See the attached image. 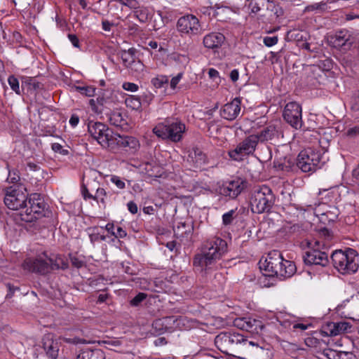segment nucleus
I'll return each mask as SVG.
<instances>
[{
	"mask_svg": "<svg viewBox=\"0 0 359 359\" xmlns=\"http://www.w3.org/2000/svg\"><path fill=\"white\" fill-rule=\"evenodd\" d=\"M4 202L10 210H19L20 219L25 222H32L44 216L46 204L39 194H32L27 197L25 191L15 186L4 190Z\"/></svg>",
	"mask_w": 359,
	"mask_h": 359,
	"instance_id": "obj_1",
	"label": "nucleus"
},
{
	"mask_svg": "<svg viewBox=\"0 0 359 359\" xmlns=\"http://www.w3.org/2000/svg\"><path fill=\"white\" fill-rule=\"evenodd\" d=\"M227 243L219 237H212L201 245L199 252L193 258L194 269L201 272L205 271L226 254Z\"/></svg>",
	"mask_w": 359,
	"mask_h": 359,
	"instance_id": "obj_2",
	"label": "nucleus"
},
{
	"mask_svg": "<svg viewBox=\"0 0 359 359\" xmlns=\"http://www.w3.org/2000/svg\"><path fill=\"white\" fill-rule=\"evenodd\" d=\"M88 130L90 135L104 148L114 149L116 146L136 149L139 141L134 137L121 136L114 133L101 122L89 121Z\"/></svg>",
	"mask_w": 359,
	"mask_h": 359,
	"instance_id": "obj_3",
	"label": "nucleus"
},
{
	"mask_svg": "<svg viewBox=\"0 0 359 359\" xmlns=\"http://www.w3.org/2000/svg\"><path fill=\"white\" fill-rule=\"evenodd\" d=\"M261 268L268 273V276L280 278H290L295 273L297 269L294 263L285 259L278 250H273L268 254Z\"/></svg>",
	"mask_w": 359,
	"mask_h": 359,
	"instance_id": "obj_4",
	"label": "nucleus"
},
{
	"mask_svg": "<svg viewBox=\"0 0 359 359\" xmlns=\"http://www.w3.org/2000/svg\"><path fill=\"white\" fill-rule=\"evenodd\" d=\"M152 131L162 140L179 142L182 140L186 126L178 118L168 117L155 126Z\"/></svg>",
	"mask_w": 359,
	"mask_h": 359,
	"instance_id": "obj_5",
	"label": "nucleus"
},
{
	"mask_svg": "<svg viewBox=\"0 0 359 359\" xmlns=\"http://www.w3.org/2000/svg\"><path fill=\"white\" fill-rule=\"evenodd\" d=\"M250 203L254 213L267 212L270 211L275 203V196L268 186L263 185L253 189Z\"/></svg>",
	"mask_w": 359,
	"mask_h": 359,
	"instance_id": "obj_6",
	"label": "nucleus"
},
{
	"mask_svg": "<svg viewBox=\"0 0 359 359\" xmlns=\"http://www.w3.org/2000/svg\"><path fill=\"white\" fill-rule=\"evenodd\" d=\"M331 258L334 266L343 274L355 273L358 269L357 252L353 249L336 250Z\"/></svg>",
	"mask_w": 359,
	"mask_h": 359,
	"instance_id": "obj_7",
	"label": "nucleus"
},
{
	"mask_svg": "<svg viewBox=\"0 0 359 359\" xmlns=\"http://www.w3.org/2000/svg\"><path fill=\"white\" fill-rule=\"evenodd\" d=\"M325 162L320 151L311 148L302 151L297 158V166L304 172H313L321 168Z\"/></svg>",
	"mask_w": 359,
	"mask_h": 359,
	"instance_id": "obj_8",
	"label": "nucleus"
},
{
	"mask_svg": "<svg viewBox=\"0 0 359 359\" xmlns=\"http://www.w3.org/2000/svg\"><path fill=\"white\" fill-rule=\"evenodd\" d=\"M248 339L241 334L231 332H223L217 334L215 344L222 353L234 355V352L241 344H245Z\"/></svg>",
	"mask_w": 359,
	"mask_h": 359,
	"instance_id": "obj_9",
	"label": "nucleus"
},
{
	"mask_svg": "<svg viewBox=\"0 0 359 359\" xmlns=\"http://www.w3.org/2000/svg\"><path fill=\"white\" fill-rule=\"evenodd\" d=\"M258 143L256 136L252 133L238 144L235 149L229 150V156L233 161H241L245 156L251 155L255 152Z\"/></svg>",
	"mask_w": 359,
	"mask_h": 359,
	"instance_id": "obj_10",
	"label": "nucleus"
},
{
	"mask_svg": "<svg viewBox=\"0 0 359 359\" xmlns=\"http://www.w3.org/2000/svg\"><path fill=\"white\" fill-rule=\"evenodd\" d=\"M24 270L41 275L50 273L49 257L46 252L41 253L35 257H28L22 263Z\"/></svg>",
	"mask_w": 359,
	"mask_h": 359,
	"instance_id": "obj_11",
	"label": "nucleus"
},
{
	"mask_svg": "<svg viewBox=\"0 0 359 359\" xmlns=\"http://www.w3.org/2000/svg\"><path fill=\"white\" fill-rule=\"evenodd\" d=\"M355 41L354 34L346 29L337 31L328 39V43L331 46L344 51L350 50Z\"/></svg>",
	"mask_w": 359,
	"mask_h": 359,
	"instance_id": "obj_12",
	"label": "nucleus"
},
{
	"mask_svg": "<svg viewBox=\"0 0 359 359\" xmlns=\"http://www.w3.org/2000/svg\"><path fill=\"white\" fill-rule=\"evenodd\" d=\"M283 117L284 120L293 128L301 129L303 126L302 109L296 102L287 103L283 110Z\"/></svg>",
	"mask_w": 359,
	"mask_h": 359,
	"instance_id": "obj_13",
	"label": "nucleus"
},
{
	"mask_svg": "<svg viewBox=\"0 0 359 359\" xmlns=\"http://www.w3.org/2000/svg\"><path fill=\"white\" fill-rule=\"evenodd\" d=\"M177 29L182 34L191 36L200 34L201 27L199 20L195 15L189 14L178 19Z\"/></svg>",
	"mask_w": 359,
	"mask_h": 359,
	"instance_id": "obj_14",
	"label": "nucleus"
},
{
	"mask_svg": "<svg viewBox=\"0 0 359 359\" xmlns=\"http://www.w3.org/2000/svg\"><path fill=\"white\" fill-rule=\"evenodd\" d=\"M306 209L299 208L294 205H288L283 208L284 218L288 224H292L290 227L293 232L299 231L301 225L299 222L304 219Z\"/></svg>",
	"mask_w": 359,
	"mask_h": 359,
	"instance_id": "obj_15",
	"label": "nucleus"
},
{
	"mask_svg": "<svg viewBox=\"0 0 359 359\" xmlns=\"http://www.w3.org/2000/svg\"><path fill=\"white\" fill-rule=\"evenodd\" d=\"M309 209L313 210L314 214L318 217L319 221L325 225H329L336 221L339 214L337 208H328L325 204H323L322 206L318 205L316 208H313L311 205H308V210Z\"/></svg>",
	"mask_w": 359,
	"mask_h": 359,
	"instance_id": "obj_16",
	"label": "nucleus"
},
{
	"mask_svg": "<svg viewBox=\"0 0 359 359\" xmlns=\"http://www.w3.org/2000/svg\"><path fill=\"white\" fill-rule=\"evenodd\" d=\"M244 187L243 180L241 178H236L224 182L219 187V192L221 195L235 198L242 192Z\"/></svg>",
	"mask_w": 359,
	"mask_h": 359,
	"instance_id": "obj_17",
	"label": "nucleus"
},
{
	"mask_svg": "<svg viewBox=\"0 0 359 359\" xmlns=\"http://www.w3.org/2000/svg\"><path fill=\"white\" fill-rule=\"evenodd\" d=\"M253 134L256 136L259 143H266L278 138L280 135V130L278 126L271 124L260 128Z\"/></svg>",
	"mask_w": 359,
	"mask_h": 359,
	"instance_id": "obj_18",
	"label": "nucleus"
},
{
	"mask_svg": "<svg viewBox=\"0 0 359 359\" xmlns=\"http://www.w3.org/2000/svg\"><path fill=\"white\" fill-rule=\"evenodd\" d=\"M304 262L309 265H320L325 266L328 263V255L326 252L318 249L307 251L304 257Z\"/></svg>",
	"mask_w": 359,
	"mask_h": 359,
	"instance_id": "obj_19",
	"label": "nucleus"
},
{
	"mask_svg": "<svg viewBox=\"0 0 359 359\" xmlns=\"http://www.w3.org/2000/svg\"><path fill=\"white\" fill-rule=\"evenodd\" d=\"M241 102L239 98H235L231 102L225 104L221 111V116L226 120L236 119L241 113Z\"/></svg>",
	"mask_w": 359,
	"mask_h": 359,
	"instance_id": "obj_20",
	"label": "nucleus"
},
{
	"mask_svg": "<svg viewBox=\"0 0 359 359\" xmlns=\"http://www.w3.org/2000/svg\"><path fill=\"white\" fill-rule=\"evenodd\" d=\"M187 162L190 170L201 168L207 163L206 155L198 148H193L189 151Z\"/></svg>",
	"mask_w": 359,
	"mask_h": 359,
	"instance_id": "obj_21",
	"label": "nucleus"
},
{
	"mask_svg": "<svg viewBox=\"0 0 359 359\" xmlns=\"http://www.w3.org/2000/svg\"><path fill=\"white\" fill-rule=\"evenodd\" d=\"M42 344L46 355L50 359H57L60 346L56 340L53 339L50 334H45L42 339Z\"/></svg>",
	"mask_w": 359,
	"mask_h": 359,
	"instance_id": "obj_22",
	"label": "nucleus"
},
{
	"mask_svg": "<svg viewBox=\"0 0 359 359\" xmlns=\"http://www.w3.org/2000/svg\"><path fill=\"white\" fill-rule=\"evenodd\" d=\"M225 41V36L220 32H211L203 37V43L205 48L209 49H217Z\"/></svg>",
	"mask_w": 359,
	"mask_h": 359,
	"instance_id": "obj_23",
	"label": "nucleus"
},
{
	"mask_svg": "<svg viewBox=\"0 0 359 359\" xmlns=\"http://www.w3.org/2000/svg\"><path fill=\"white\" fill-rule=\"evenodd\" d=\"M234 325L241 330L252 331L261 327V322L252 318H241L234 320Z\"/></svg>",
	"mask_w": 359,
	"mask_h": 359,
	"instance_id": "obj_24",
	"label": "nucleus"
},
{
	"mask_svg": "<svg viewBox=\"0 0 359 359\" xmlns=\"http://www.w3.org/2000/svg\"><path fill=\"white\" fill-rule=\"evenodd\" d=\"M76 359H105V354L98 348H86L79 352Z\"/></svg>",
	"mask_w": 359,
	"mask_h": 359,
	"instance_id": "obj_25",
	"label": "nucleus"
},
{
	"mask_svg": "<svg viewBox=\"0 0 359 359\" xmlns=\"http://www.w3.org/2000/svg\"><path fill=\"white\" fill-rule=\"evenodd\" d=\"M330 334L337 336L341 333L347 332L351 329V325L347 322L331 323L328 324Z\"/></svg>",
	"mask_w": 359,
	"mask_h": 359,
	"instance_id": "obj_26",
	"label": "nucleus"
},
{
	"mask_svg": "<svg viewBox=\"0 0 359 359\" xmlns=\"http://www.w3.org/2000/svg\"><path fill=\"white\" fill-rule=\"evenodd\" d=\"M50 273L54 270L65 269L68 267V263L61 256L49 257Z\"/></svg>",
	"mask_w": 359,
	"mask_h": 359,
	"instance_id": "obj_27",
	"label": "nucleus"
},
{
	"mask_svg": "<svg viewBox=\"0 0 359 359\" xmlns=\"http://www.w3.org/2000/svg\"><path fill=\"white\" fill-rule=\"evenodd\" d=\"M88 232L91 243L94 244L99 241H104L105 236L103 235L104 229L100 226H93L88 229Z\"/></svg>",
	"mask_w": 359,
	"mask_h": 359,
	"instance_id": "obj_28",
	"label": "nucleus"
},
{
	"mask_svg": "<svg viewBox=\"0 0 359 359\" xmlns=\"http://www.w3.org/2000/svg\"><path fill=\"white\" fill-rule=\"evenodd\" d=\"M249 358L250 359H271V353L269 349L256 346V348L250 351Z\"/></svg>",
	"mask_w": 359,
	"mask_h": 359,
	"instance_id": "obj_29",
	"label": "nucleus"
},
{
	"mask_svg": "<svg viewBox=\"0 0 359 359\" xmlns=\"http://www.w3.org/2000/svg\"><path fill=\"white\" fill-rule=\"evenodd\" d=\"M267 2L264 4L270 18H278L282 15L281 8L273 0H266Z\"/></svg>",
	"mask_w": 359,
	"mask_h": 359,
	"instance_id": "obj_30",
	"label": "nucleus"
},
{
	"mask_svg": "<svg viewBox=\"0 0 359 359\" xmlns=\"http://www.w3.org/2000/svg\"><path fill=\"white\" fill-rule=\"evenodd\" d=\"M267 1L266 0H250L248 6L250 15H257L265 8L264 4Z\"/></svg>",
	"mask_w": 359,
	"mask_h": 359,
	"instance_id": "obj_31",
	"label": "nucleus"
},
{
	"mask_svg": "<svg viewBox=\"0 0 359 359\" xmlns=\"http://www.w3.org/2000/svg\"><path fill=\"white\" fill-rule=\"evenodd\" d=\"M135 49L130 48L128 50H122L121 53L123 63L128 68H133V63L135 60Z\"/></svg>",
	"mask_w": 359,
	"mask_h": 359,
	"instance_id": "obj_32",
	"label": "nucleus"
},
{
	"mask_svg": "<svg viewBox=\"0 0 359 359\" xmlns=\"http://www.w3.org/2000/svg\"><path fill=\"white\" fill-rule=\"evenodd\" d=\"M151 12L147 7H138L137 6L134 11V17H135L140 22H146L151 18Z\"/></svg>",
	"mask_w": 359,
	"mask_h": 359,
	"instance_id": "obj_33",
	"label": "nucleus"
},
{
	"mask_svg": "<svg viewBox=\"0 0 359 359\" xmlns=\"http://www.w3.org/2000/svg\"><path fill=\"white\" fill-rule=\"evenodd\" d=\"M109 122L111 125L116 127L123 128L126 126H123L125 123V120L123 119L121 114L118 111H114L110 114L109 116Z\"/></svg>",
	"mask_w": 359,
	"mask_h": 359,
	"instance_id": "obj_34",
	"label": "nucleus"
},
{
	"mask_svg": "<svg viewBox=\"0 0 359 359\" xmlns=\"http://www.w3.org/2000/svg\"><path fill=\"white\" fill-rule=\"evenodd\" d=\"M107 196V191L104 189L98 187L96 190V193L95 195L89 194V199H93L96 201L97 203H101L102 204H105V198Z\"/></svg>",
	"mask_w": 359,
	"mask_h": 359,
	"instance_id": "obj_35",
	"label": "nucleus"
},
{
	"mask_svg": "<svg viewBox=\"0 0 359 359\" xmlns=\"http://www.w3.org/2000/svg\"><path fill=\"white\" fill-rule=\"evenodd\" d=\"M126 104L132 109L138 110L141 108L142 102L139 97L131 95L126 99Z\"/></svg>",
	"mask_w": 359,
	"mask_h": 359,
	"instance_id": "obj_36",
	"label": "nucleus"
},
{
	"mask_svg": "<svg viewBox=\"0 0 359 359\" xmlns=\"http://www.w3.org/2000/svg\"><path fill=\"white\" fill-rule=\"evenodd\" d=\"M231 13V9L227 6H215V15L220 17V20H224Z\"/></svg>",
	"mask_w": 359,
	"mask_h": 359,
	"instance_id": "obj_37",
	"label": "nucleus"
},
{
	"mask_svg": "<svg viewBox=\"0 0 359 359\" xmlns=\"http://www.w3.org/2000/svg\"><path fill=\"white\" fill-rule=\"evenodd\" d=\"M152 85L156 88H161L163 87L165 84L168 83V77L164 75H158L153 78L151 81Z\"/></svg>",
	"mask_w": 359,
	"mask_h": 359,
	"instance_id": "obj_38",
	"label": "nucleus"
},
{
	"mask_svg": "<svg viewBox=\"0 0 359 359\" xmlns=\"http://www.w3.org/2000/svg\"><path fill=\"white\" fill-rule=\"evenodd\" d=\"M22 79V85L25 84L29 86L30 89L36 90L40 88L41 83L36 81L35 78L23 76Z\"/></svg>",
	"mask_w": 359,
	"mask_h": 359,
	"instance_id": "obj_39",
	"label": "nucleus"
},
{
	"mask_svg": "<svg viewBox=\"0 0 359 359\" xmlns=\"http://www.w3.org/2000/svg\"><path fill=\"white\" fill-rule=\"evenodd\" d=\"M8 83L11 87V88L18 95H20V84L18 79L13 76L11 75L8 78Z\"/></svg>",
	"mask_w": 359,
	"mask_h": 359,
	"instance_id": "obj_40",
	"label": "nucleus"
},
{
	"mask_svg": "<svg viewBox=\"0 0 359 359\" xmlns=\"http://www.w3.org/2000/svg\"><path fill=\"white\" fill-rule=\"evenodd\" d=\"M76 90L82 95L93 97L95 95L96 88L93 86H77Z\"/></svg>",
	"mask_w": 359,
	"mask_h": 359,
	"instance_id": "obj_41",
	"label": "nucleus"
},
{
	"mask_svg": "<svg viewBox=\"0 0 359 359\" xmlns=\"http://www.w3.org/2000/svg\"><path fill=\"white\" fill-rule=\"evenodd\" d=\"M109 177L110 182L111 183H113L114 184H115L118 189H123L126 188L125 182L122 180V179L119 176H117L115 175H111Z\"/></svg>",
	"mask_w": 359,
	"mask_h": 359,
	"instance_id": "obj_42",
	"label": "nucleus"
},
{
	"mask_svg": "<svg viewBox=\"0 0 359 359\" xmlns=\"http://www.w3.org/2000/svg\"><path fill=\"white\" fill-rule=\"evenodd\" d=\"M20 177L18 173V171L16 170H8V175L7 177V181L9 183H16L20 180Z\"/></svg>",
	"mask_w": 359,
	"mask_h": 359,
	"instance_id": "obj_43",
	"label": "nucleus"
},
{
	"mask_svg": "<svg viewBox=\"0 0 359 359\" xmlns=\"http://www.w3.org/2000/svg\"><path fill=\"white\" fill-rule=\"evenodd\" d=\"M278 41V38L276 36H265L263 39L264 44L267 47H271L276 45Z\"/></svg>",
	"mask_w": 359,
	"mask_h": 359,
	"instance_id": "obj_44",
	"label": "nucleus"
},
{
	"mask_svg": "<svg viewBox=\"0 0 359 359\" xmlns=\"http://www.w3.org/2000/svg\"><path fill=\"white\" fill-rule=\"evenodd\" d=\"M146 294L140 292L130 301V304L132 306H138L140 303L146 299Z\"/></svg>",
	"mask_w": 359,
	"mask_h": 359,
	"instance_id": "obj_45",
	"label": "nucleus"
},
{
	"mask_svg": "<svg viewBox=\"0 0 359 359\" xmlns=\"http://www.w3.org/2000/svg\"><path fill=\"white\" fill-rule=\"evenodd\" d=\"M116 2L120 3L121 4L128 6L130 8H136L138 3L136 0H114Z\"/></svg>",
	"mask_w": 359,
	"mask_h": 359,
	"instance_id": "obj_46",
	"label": "nucleus"
},
{
	"mask_svg": "<svg viewBox=\"0 0 359 359\" xmlns=\"http://www.w3.org/2000/svg\"><path fill=\"white\" fill-rule=\"evenodd\" d=\"M290 326H291L293 330H300L301 331H304L308 329L309 327L311 326V324H304L302 323H290Z\"/></svg>",
	"mask_w": 359,
	"mask_h": 359,
	"instance_id": "obj_47",
	"label": "nucleus"
},
{
	"mask_svg": "<svg viewBox=\"0 0 359 359\" xmlns=\"http://www.w3.org/2000/svg\"><path fill=\"white\" fill-rule=\"evenodd\" d=\"M123 88L125 90L130 91V92H136L138 90V86L134 83L130 82H125L122 85Z\"/></svg>",
	"mask_w": 359,
	"mask_h": 359,
	"instance_id": "obj_48",
	"label": "nucleus"
},
{
	"mask_svg": "<svg viewBox=\"0 0 359 359\" xmlns=\"http://www.w3.org/2000/svg\"><path fill=\"white\" fill-rule=\"evenodd\" d=\"M235 213L234 210H230L224 213L222 216V221L225 225L229 224L233 220V215Z\"/></svg>",
	"mask_w": 359,
	"mask_h": 359,
	"instance_id": "obj_49",
	"label": "nucleus"
},
{
	"mask_svg": "<svg viewBox=\"0 0 359 359\" xmlns=\"http://www.w3.org/2000/svg\"><path fill=\"white\" fill-rule=\"evenodd\" d=\"M325 9V4H318V3L308 6L306 8V10L307 11H315V10L323 11Z\"/></svg>",
	"mask_w": 359,
	"mask_h": 359,
	"instance_id": "obj_50",
	"label": "nucleus"
},
{
	"mask_svg": "<svg viewBox=\"0 0 359 359\" xmlns=\"http://www.w3.org/2000/svg\"><path fill=\"white\" fill-rule=\"evenodd\" d=\"M62 340L65 342H66V343L74 344H85L86 343V340L85 339H79V338H77V337H74V338H66V337H64L62 339Z\"/></svg>",
	"mask_w": 359,
	"mask_h": 359,
	"instance_id": "obj_51",
	"label": "nucleus"
},
{
	"mask_svg": "<svg viewBox=\"0 0 359 359\" xmlns=\"http://www.w3.org/2000/svg\"><path fill=\"white\" fill-rule=\"evenodd\" d=\"M154 95L151 92H146L142 95V102L144 104H149L153 100Z\"/></svg>",
	"mask_w": 359,
	"mask_h": 359,
	"instance_id": "obj_52",
	"label": "nucleus"
},
{
	"mask_svg": "<svg viewBox=\"0 0 359 359\" xmlns=\"http://www.w3.org/2000/svg\"><path fill=\"white\" fill-rule=\"evenodd\" d=\"M182 73H179L177 76H174L170 81V88L175 89L180 80L182 78Z\"/></svg>",
	"mask_w": 359,
	"mask_h": 359,
	"instance_id": "obj_53",
	"label": "nucleus"
},
{
	"mask_svg": "<svg viewBox=\"0 0 359 359\" xmlns=\"http://www.w3.org/2000/svg\"><path fill=\"white\" fill-rule=\"evenodd\" d=\"M351 109L353 111L359 110V99L358 97H356L354 95L351 100Z\"/></svg>",
	"mask_w": 359,
	"mask_h": 359,
	"instance_id": "obj_54",
	"label": "nucleus"
},
{
	"mask_svg": "<svg viewBox=\"0 0 359 359\" xmlns=\"http://www.w3.org/2000/svg\"><path fill=\"white\" fill-rule=\"evenodd\" d=\"M324 355H326L329 359H338V353L337 351L327 349L324 351Z\"/></svg>",
	"mask_w": 359,
	"mask_h": 359,
	"instance_id": "obj_55",
	"label": "nucleus"
},
{
	"mask_svg": "<svg viewBox=\"0 0 359 359\" xmlns=\"http://www.w3.org/2000/svg\"><path fill=\"white\" fill-rule=\"evenodd\" d=\"M358 18H359V11L358 12L352 11L350 13H345V20L346 21H351V20H353L355 19H358Z\"/></svg>",
	"mask_w": 359,
	"mask_h": 359,
	"instance_id": "obj_56",
	"label": "nucleus"
},
{
	"mask_svg": "<svg viewBox=\"0 0 359 359\" xmlns=\"http://www.w3.org/2000/svg\"><path fill=\"white\" fill-rule=\"evenodd\" d=\"M128 209L132 214H136L138 211L137 204L133 201H129L127 204Z\"/></svg>",
	"mask_w": 359,
	"mask_h": 359,
	"instance_id": "obj_57",
	"label": "nucleus"
},
{
	"mask_svg": "<svg viewBox=\"0 0 359 359\" xmlns=\"http://www.w3.org/2000/svg\"><path fill=\"white\" fill-rule=\"evenodd\" d=\"M68 39L74 47H76V48L79 47V39L76 36V35L72 34H69Z\"/></svg>",
	"mask_w": 359,
	"mask_h": 359,
	"instance_id": "obj_58",
	"label": "nucleus"
},
{
	"mask_svg": "<svg viewBox=\"0 0 359 359\" xmlns=\"http://www.w3.org/2000/svg\"><path fill=\"white\" fill-rule=\"evenodd\" d=\"M113 234L116 238H124L127 235L126 231L123 230V228H121V226H118L116 228V231L113 232Z\"/></svg>",
	"mask_w": 359,
	"mask_h": 359,
	"instance_id": "obj_59",
	"label": "nucleus"
},
{
	"mask_svg": "<svg viewBox=\"0 0 359 359\" xmlns=\"http://www.w3.org/2000/svg\"><path fill=\"white\" fill-rule=\"evenodd\" d=\"M52 149L55 152H59L60 154H65L67 153V150H65L62 149V145H60V144L58 143H54L52 144Z\"/></svg>",
	"mask_w": 359,
	"mask_h": 359,
	"instance_id": "obj_60",
	"label": "nucleus"
},
{
	"mask_svg": "<svg viewBox=\"0 0 359 359\" xmlns=\"http://www.w3.org/2000/svg\"><path fill=\"white\" fill-rule=\"evenodd\" d=\"M79 122V117L76 115L73 114L72 115L70 119H69V124L72 127L75 128Z\"/></svg>",
	"mask_w": 359,
	"mask_h": 359,
	"instance_id": "obj_61",
	"label": "nucleus"
},
{
	"mask_svg": "<svg viewBox=\"0 0 359 359\" xmlns=\"http://www.w3.org/2000/svg\"><path fill=\"white\" fill-rule=\"evenodd\" d=\"M143 64L140 60H134L133 63V68L132 69H135L136 71H142L143 69Z\"/></svg>",
	"mask_w": 359,
	"mask_h": 359,
	"instance_id": "obj_62",
	"label": "nucleus"
},
{
	"mask_svg": "<svg viewBox=\"0 0 359 359\" xmlns=\"http://www.w3.org/2000/svg\"><path fill=\"white\" fill-rule=\"evenodd\" d=\"M230 78L232 81L236 82L238 80L239 72L237 69H233L230 73Z\"/></svg>",
	"mask_w": 359,
	"mask_h": 359,
	"instance_id": "obj_63",
	"label": "nucleus"
},
{
	"mask_svg": "<svg viewBox=\"0 0 359 359\" xmlns=\"http://www.w3.org/2000/svg\"><path fill=\"white\" fill-rule=\"evenodd\" d=\"M208 75H209L210 78H211L212 79L219 78V72H218V71L216 70L215 69H213V68L209 69V70H208Z\"/></svg>",
	"mask_w": 359,
	"mask_h": 359,
	"instance_id": "obj_64",
	"label": "nucleus"
}]
</instances>
